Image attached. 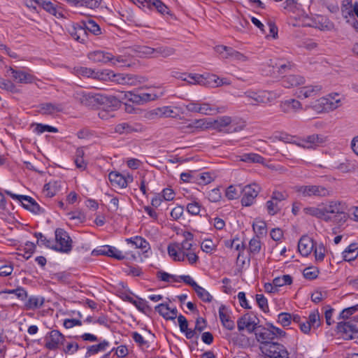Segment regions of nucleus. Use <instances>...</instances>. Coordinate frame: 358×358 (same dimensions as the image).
<instances>
[{
    "label": "nucleus",
    "instance_id": "f257e3e1",
    "mask_svg": "<svg viewBox=\"0 0 358 358\" xmlns=\"http://www.w3.org/2000/svg\"><path fill=\"white\" fill-rule=\"evenodd\" d=\"M76 99L81 104L90 108H98L117 102V99L113 96H107L99 93L84 91L77 92Z\"/></svg>",
    "mask_w": 358,
    "mask_h": 358
},
{
    "label": "nucleus",
    "instance_id": "f03ea898",
    "mask_svg": "<svg viewBox=\"0 0 358 358\" xmlns=\"http://www.w3.org/2000/svg\"><path fill=\"white\" fill-rule=\"evenodd\" d=\"M255 338L260 345L268 344L275 338L285 337L286 332L274 326L272 323H266V326L258 325L255 332Z\"/></svg>",
    "mask_w": 358,
    "mask_h": 358
},
{
    "label": "nucleus",
    "instance_id": "7ed1b4c3",
    "mask_svg": "<svg viewBox=\"0 0 358 358\" xmlns=\"http://www.w3.org/2000/svg\"><path fill=\"white\" fill-rule=\"evenodd\" d=\"M294 192L298 196L304 198H322L331 195V190L322 185H296L294 187Z\"/></svg>",
    "mask_w": 358,
    "mask_h": 358
},
{
    "label": "nucleus",
    "instance_id": "20e7f679",
    "mask_svg": "<svg viewBox=\"0 0 358 358\" xmlns=\"http://www.w3.org/2000/svg\"><path fill=\"white\" fill-rule=\"evenodd\" d=\"M239 97L246 98L248 103L252 106H259L261 104H266L274 100V94L269 91L259 90L254 91L252 90H247Z\"/></svg>",
    "mask_w": 358,
    "mask_h": 358
},
{
    "label": "nucleus",
    "instance_id": "39448f33",
    "mask_svg": "<svg viewBox=\"0 0 358 358\" xmlns=\"http://www.w3.org/2000/svg\"><path fill=\"white\" fill-rule=\"evenodd\" d=\"M259 350L266 358H287L289 356L286 348L278 342L259 345Z\"/></svg>",
    "mask_w": 358,
    "mask_h": 358
},
{
    "label": "nucleus",
    "instance_id": "423d86ee",
    "mask_svg": "<svg viewBox=\"0 0 358 358\" xmlns=\"http://www.w3.org/2000/svg\"><path fill=\"white\" fill-rule=\"evenodd\" d=\"M56 244L54 250L62 253H69L72 250V240L69 234L62 228L56 229L55 231Z\"/></svg>",
    "mask_w": 358,
    "mask_h": 358
},
{
    "label": "nucleus",
    "instance_id": "0eeeda50",
    "mask_svg": "<svg viewBox=\"0 0 358 358\" xmlns=\"http://www.w3.org/2000/svg\"><path fill=\"white\" fill-rule=\"evenodd\" d=\"M232 123L233 120L231 117L227 115L221 116L218 117L217 119L213 121L208 122L205 120V129L213 128L219 131H222L223 128L227 127L229 125H231V128L234 127L232 129V131L234 132L241 131L243 129L244 125L234 127V125L232 124Z\"/></svg>",
    "mask_w": 358,
    "mask_h": 358
},
{
    "label": "nucleus",
    "instance_id": "6e6552de",
    "mask_svg": "<svg viewBox=\"0 0 358 358\" xmlns=\"http://www.w3.org/2000/svg\"><path fill=\"white\" fill-rule=\"evenodd\" d=\"M337 331L345 340H352L354 335L358 334V322H341L337 324Z\"/></svg>",
    "mask_w": 358,
    "mask_h": 358
},
{
    "label": "nucleus",
    "instance_id": "1a4fd4ad",
    "mask_svg": "<svg viewBox=\"0 0 358 358\" xmlns=\"http://www.w3.org/2000/svg\"><path fill=\"white\" fill-rule=\"evenodd\" d=\"M260 187L255 183L248 185L242 187V205L243 206H251L260 192Z\"/></svg>",
    "mask_w": 358,
    "mask_h": 358
},
{
    "label": "nucleus",
    "instance_id": "9d476101",
    "mask_svg": "<svg viewBox=\"0 0 358 358\" xmlns=\"http://www.w3.org/2000/svg\"><path fill=\"white\" fill-rule=\"evenodd\" d=\"M256 320H259L257 317H252L249 313L245 314L237 321L238 331L246 329L250 334L255 333L258 327V322Z\"/></svg>",
    "mask_w": 358,
    "mask_h": 358
},
{
    "label": "nucleus",
    "instance_id": "9b49d317",
    "mask_svg": "<svg viewBox=\"0 0 358 358\" xmlns=\"http://www.w3.org/2000/svg\"><path fill=\"white\" fill-rule=\"evenodd\" d=\"M180 81L184 83H180V86H184L187 83L188 85H200L202 86L211 85L212 80L207 78L203 75L192 74V73H180Z\"/></svg>",
    "mask_w": 358,
    "mask_h": 358
},
{
    "label": "nucleus",
    "instance_id": "f8f14e48",
    "mask_svg": "<svg viewBox=\"0 0 358 358\" xmlns=\"http://www.w3.org/2000/svg\"><path fill=\"white\" fill-rule=\"evenodd\" d=\"M144 78L134 74L129 73H115L113 83L122 85L136 86L141 83Z\"/></svg>",
    "mask_w": 358,
    "mask_h": 358
},
{
    "label": "nucleus",
    "instance_id": "ddd939ff",
    "mask_svg": "<svg viewBox=\"0 0 358 358\" xmlns=\"http://www.w3.org/2000/svg\"><path fill=\"white\" fill-rule=\"evenodd\" d=\"M93 256L105 255L117 260L125 259V255L118 249L110 245H103L92 252Z\"/></svg>",
    "mask_w": 358,
    "mask_h": 358
},
{
    "label": "nucleus",
    "instance_id": "4468645a",
    "mask_svg": "<svg viewBox=\"0 0 358 358\" xmlns=\"http://www.w3.org/2000/svg\"><path fill=\"white\" fill-rule=\"evenodd\" d=\"M64 336L58 330H52L45 338V347L49 350H55L59 344H63Z\"/></svg>",
    "mask_w": 358,
    "mask_h": 358
},
{
    "label": "nucleus",
    "instance_id": "2eb2a0df",
    "mask_svg": "<svg viewBox=\"0 0 358 358\" xmlns=\"http://www.w3.org/2000/svg\"><path fill=\"white\" fill-rule=\"evenodd\" d=\"M321 325V319L318 310H314L312 311L308 319L303 323H300L301 331L308 334L310 331L311 328L317 329Z\"/></svg>",
    "mask_w": 358,
    "mask_h": 358
},
{
    "label": "nucleus",
    "instance_id": "dca6fc26",
    "mask_svg": "<svg viewBox=\"0 0 358 358\" xmlns=\"http://www.w3.org/2000/svg\"><path fill=\"white\" fill-rule=\"evenodd\" d=\"M338 103L339 100H337L336 102H333L329 98L322 97L312 103L309 107L317 113H322L337 108L339 106Z\"/></svg>",
    "mask_w": 358,
    "mask_h": 358
},
{
    "label": "nucleus",
    "instance_id": "f3484780",
    "mask_svg": "<svg viewBox=\"0 0 358 358\" xmlns=\"http://www.w3.org/2000/svg\"><path fill=\"white\" fill-rule=\"evenodd\" d=\"M327 141V137L322 134H312L301 140L297 145L303 148H315Z\"/></svg>",
    "mask_w": 358,
    "mask_h": 358
},
{
    "label": "nucleus",
    "instance_id": "a211bd4d",
    "mask_svg": "<svg viewBox=\"0 0 358 358\" xmlns=\"http://www.w3.org/2000/svg\"><path fill=\"white\" fill-rule=\"evenodd\" d=\"M6 72L14 80L20 83L29 84L34 83L35 80V77L33 75L22 70H17L13 67H9Z\"/></svg>",
    "mask_w": 358,
    "mask_h": 358
},
{
    "label": "nucleus",
    "instance_id": "6ab92c4d",
    "mask_svg": "<svg viewBox=\"0 0 358 358\" xmlns=\"http://www.w3.org/2000/svg\"><path fill=\"white\" fill-rule=\"evenodd\" d=\"M202 129H205V119L180 122V133L192 134Z\"/></svg>",
    "mask_w": 358,
    "mask_h": 358
},
{
    "label": "nucleus",
    "instance_id": "aec40b11",
    "mask_svg": "<svg viewBox=\"0 0 358 358\" xmlns=\"http://www.w3.org/2000/svg\"><path fill=\"white\" fill-rule=\"evenodd\" d=\"M83 25V21L78 24H73L69 29V34L77 41L85 43L87 39L88 34L85 30V27Z\"/></svg>",
    "mask_w": 358,
    "mask_h": 358
},
{
    "label": "nucleus",
    "instance_id": "412c9836",
    "mask_svg": "<svg viewBox=\"0 0 358 358\" xmlns=\"http://www.w3.org/2000/svg\"><path fill=\"white\" fill-rule=\"evenodd\" d=\"M313 240L308 236H303L299 241L298 250L301 255L307 257L313 250L315 247Z\"/></svg>",
    "mask_w": 358,
    "mask_h": 358
},
{
    "label": "nucleus",
    "instance_id": "4be33fe9",
    "mask_svg": "<svg viewBox=\"0 0 358 358\" xmlns=\"http://www.w3.org/2000/svg\"><path fill=\"white\" fill-rule=\"evenodd\" d=\"M156 310L166 320H174L177 317L178 310L169 304L161 303L156 306Z\"/></svg>",
    "mask_w": 358,
    "mask_h": 358
},
{
    "label": "nucleus",
    "instance_id": "5701e85b",
    "mask_svg": "<svg viewBox=\"0 0 358 358\" xmlns=\"http://www.w3.org/2000/svg\"><path fill=\"white\" fill-rule=\"evenodd\" d=\"M346 206L344 203L339 201H330L329 203L324 207V213L343 215L345 217V210Z\"/></svg>",
    "mask_w": 358,
    "mask_h": 358
},
{
    "label": "nucleus",
    "instance_id": "b1692460",
    "mask_svg": "<svg viewBox=\"0 0 358 358\" xmlns=\"http://www.w3.org/2000/svg\"><path fill=\"white\" fill-rule=\"evenodd\" d=\"M305 78L299 75H289L282 79V85L286 88L298 87L305 84Z\"/></svg>",
    "mask_w": 358,
    "mask_h": 358
},
{
    "label": "nucleus",
    "instance_id": "393cba45",
    "mask_svg": "<svg viewBox=\"0 0 358 358\" xmlns=\"http://www.w3.org/2000/svg\"><path fill=\"white\" fill-rule=\"evenodd\" d=\"M280 108L285 113H295L302 108V105L298 100L291 99L282 102Z\"/></svg>",
    "mask_w": 358,
    "mask_h": 358
},
{
    "label": "nucleus",
    "instance_id": "a878e982",
    "mask_svg": "<svg viewBox=\"0 0 358 358\" xmlns=\"http://www.w3.org/2000/svg\"><path fill=\"white\" fill-rule=\"evenodd\" d=\"M88 58L96 63H108L114 59L112 55L109 52H105L103 51L97 50L93 52H90L88 55Z\"/></svg>",
    "mask_w": 358,
    "mask_h": 358
},
{
    "label": "nucleus",
    "instance_id": "bb28decb",
    "mask_svg": "<svg viewBox=\"0 0 358 358\" xmlns=\"http://www.w3.org/2000/svg\"><path fill=\"white\" fill-rule=\"evenodd\" d=\"M320 85H308L300 87L296 92L298 98H308L315 96L320 90Z\"/></svg>",
    "mask_w": 358,
    "mask_h": 358
},
{
    "label": "nucleus",
    "instance_id": "cd10ccee",
    "mask_svg": "<svg viewBox=\"0 0 358 358\" xmlns=\"http://www.w3.org/2000/svg\"><path fill=\"white\" fill-rule=\"evenodd\" d=\"M224 110V107L217 108L208 103H199L198 113L205 115H213L218 113H223Z\"/></svg>",
    "mask_w": 358,
    "mask_h": 358
},
{
    "label": "nucleus",
    "instance_id": "c85d7f7f",
    "mask_svg": "<svg viewBox=\"0 0 358 358\" xmlns=\"http://www.w3.org/2000/svg\"><path fill=\"white\" fill-rule=\"evenodd\" d=\"M226 306L221 305L219 308V317L222 325L228 330H233L235 327L234 322L230 316L226 313Z\"/></svg>",
    "mask_w": 358,
    "mask_h": 358
},
{
    "label": "nucleus",
    "instance_id": "c756f323",
    "mask_svg": "<svg viewBox=\"0 0 358 358\" xmlns=\"http://www.w3.org/2000/svg\"><path fill=\"white\" fill-rule=\"evenodd\" d=\"M141 131V127L138 124H131L128 122H122L115 126V131L120 134H128L132 132Z\"/></svg>",
    "mask_w": 358,
    "mask_h": 358
},
{
    "label": "nucleus",
    "instance_id": "7c9ffc66",
    "mask_svg": "<svg viewBox=\"0 0 358 358\" xmlns=\"http://www.w3.org/2000/svg\"><path fill=\"white\" fill-rule=\"evenodd\" d=\"M45 298L41 296H31L24 303L26 310H36L42 307Z\"/></svg>",
    "mask_w": 358,
    "mask_h": 358
},
{
    "label": "nucleus",
    "instance_id": "2f4dec72",
    "mask_svg": "<svg viewBox=\"0 0 358 358\" xmlns=\"http://www.w3.org/2000/svg\"><path fill=\"white\" fill-rule=\"evenodd\" d=\"M22 202L21 203L24 208L30 210L31 212L35 214H38L41 212H42L40 206L31 196L24 195V197H22Z\"/></svg>",
    "mask_w": 358,
    "mask_h": 358
},
{
    "label": "nucleus",
    "instance_id": "473e14b6",
    "mask_svg": "<svg viewBox=\"0 0 358 358\" xmlns=\"http://www.w3.org/2000/svg\"><path fill=\"white\" fill-rule=\"evenodd\" d=\"M109 345V342L106 340L102 341L99 344L92 345L87 347V351L85 355V358H88L92 355H96L99 352L104 351Z\"/></svg>",
    "mask_w": 358,
    "mask_h": 358
},
{
    "label": "nucleus",
    "instance_id": "72a5a7b5",
    "mask_svg": "<svg viewBox=\"0 0 358 358\" xmlns=\"http://www.w3.org/2000/svg\"><path fill=\"white\" fill-rule=\"evenodd\" d=\"M62 110L63 105L61 103H44L40 105V110L43 114L51 115Z\"/></svg>",
    "mask_w": 358,
    "mask_h": 358
},
{
    "label": "nucleus",
    "instance_id": "f704fd0d",
    "mask_svg": "<svg viewBox=\"0 0 358 358\" xmlns=\"http://www.w3.org/2000/svg\"><path fill=\"white\" fill-rule=\"evenodd\" d=\"M108 178L113 186L120 188L126 187V180L124 179V176L122 175L121 173L116 171H112L109 173Z\"/></svg>",
    "mask_w": 358,
    "mask_h": 358
},
{
    "label": "nucleus",
    "instance_id": "c9c22d12",
    "mask_svg": "<svg viewBox=\"0 0 358 358\" xmlns=\"http://www.w3.org/2000/svg\"><path fill=\"white\" fill-rule=\"evenodd\" d=\"M196 184L200 185H206L213 182L215 178V176L214 173L210 172H203L199 173L196 171Z\"/></svg>",
    "mask_w": 358,
    "mask_h": 358
},
{
    "label": "nucleus",
    "instance_id": "e433bc0d",
    "mask_svg": "<svg viewBox=\"0 0 358 358\" xmlns=\"http://www.w3.org/2000/svg\"><path fill=\"white\" fill-rule=\"evenodd\" d=\"M240 161L246 163H257L263 164L264 163V158L260 155L257 153H245L240 156Z\"/></svg>",
    "mask_w": 358,
    "mask_h": 358
},
{
    "label": "nucleus",
    "instance_id": "4c0bfd02",
    "mask_svg": "<svg viewBox=\"0 0 358 358\" xmlns=\"http://www.w3.org/2000/svg\"><path fill=\"white\" fill-rule=\"evenodd\" d=\"M357 243H352L343 252V257L345 261L350 262L357 258L358 255Z\"/></svg>",
    "mask_w": 358,
    "mask_h": 358
},
{
    "label": "nucleus",
    "instance_id": "58836bf2",
    "mask_svg": "<svg viewBox=\"0 0 358 358\" xmlns=\"http://www.w3.org/2000/svg\"><path fill=\"white\" fill-rule=\"evenodd\" d=\"M242 194V186L238 185H229L225 192L226 197L229 200L236 199L240 197Z\"/></svg>",
    "mask_w": 358,
    "mask_h": 358
},
{
    "label": "nucleus",
    "instance_id": "ea45409f",
    "mask_svg": "<svg viewBox=\"0 0 358 358\" xmlns=\"http://www.w3.org/2000/svg\"><path fill=\"white\" fill-rule=\"evenodd\" d=\"M182 235L184 239L180 243V251L192 250L193 234L189 231H184Z\"/></svg>",
    "mask_w": 358,
    "mask_h": 358
},
{
    "label": "nucleus",
    "instance_id": "a19ab883",
    "mask_svg": "<svg viewBox=\"0 0 358 358\" xmlns=\"http://www.w3.org/2000/svg\"><path fill=\"white\" fill-rule=\"evenodd\" d=\"M85 27L87 32H90L95 36L101 34V30L99 25L92 20H83V25Z\"/></svg>",
    "mask_w": 358,
    "mask_h": 358
},
{
    "label": "nucleus",
    "instance_id": "79ce46f5",
    "mask_svg": "<svg viewBox=\"0 0 358 358\" xmlns=\"http://www.w3.org/2000/svg\"><path fill=\"white\" fill-rule=\"evenodd\" d=\"M41 2L38 3V6L42 7L45 11L48 12L50 14L59 17L62 16L61 13H58L56 6L50 1L47 0H40Z\"/></svg>",
    "mask_w": 358,
    "mask_h": 358
},
{
    "label": "nucleus",
    "instance_id": "37998d69",
    "mask_svg": "<svg viewBox=\"0 0 358 358\" xmlns=\"http://www.w3.org/2000/svg\"><path fill=\"white\" fill-rule=\"evenodd\" d=\"M59 186V182H50L44 185L43 192L46 196L49 198L53 197L57 194Z\"/></svg>",
    "mask_w": 358,
    "mask_h": 358
},
{
    "label": "nucleus",
    "instance_id": "c03bdc74",
    "mask_svg": "<svg viewBox=\"0 0 358 358\" xmlns=\"http://www.w3.org/2000/svg\"><path fill=\"white\" fill-rule=\"evenodd\" d=\"M126 241L129 243H131L135 246L136 248H141L142 250H145L148 247L149 243L146 241V240L141 236H135L134 238H127Z\"/></svg>",
    "mask_w": 358,
    "mask_h": 358
},
{
    "label": "nucleus",
    "instance_id": "a18cd8bd",
    "mask_svg": "<svg viewBox=\"0 0 358 358\" xmlns=\"http://www.w3.org/2000/svg\"><path fill=\"white\" fill-rule=\"evenodd\" d=\"M115 73L109 69H105L101 71H95L94 78L102 81H113Z\"/></svg>",
    "mask_w": 358,
    "mask_h": 358
},
{
    "label": "nucleus",
    "instance_id": "49530a36",
    "mask_svg": "<svg viewBox=\"0 0 358 358\" xmlns=\"http://www.w3.org/2000/svg\"><path fill=\"white\" fill-rule=\"evenodd\" d=\"M223 57L225 59L231 58L234 60L240 62H246L248 59L247 56L232 48L228 49V55H224Z\"/></svg>",
    "mask_w": 358,
    "mask_h": 358
},
{
    "label": "nucleus",
    "instance_id": "de8ad7c7",
    "mask_svg": "<svg viewBox=\"0 0 358 358\" xmlns=\"http://www.w3.org/2000/svg\"><path fill=\"white\" fill-rule=\"evenodd\" d=\"M262 248L260 238L258 235L253 237L249 242V250L253 255L259 254Z\"/></svg>",
    "mask_w": 358,
    "mask_h": 358
},
{
    "label": "nucleus",
    "instance_id": "09e8293b",
    "mask_svg": "<svg viewBox=\"0 0 358 358\" xmlns=\"http://www.w3.org/2000/svg\"><path fill=\"white\" fill-rule=\"evenodd\" d=\"M36 250V245L30 241H27L24 247L22 249H20V251L23 252L22 254H19L22 255L26 259H29L32 255L34 253Z\"/></svg>",
    "mask_w": 358,
    "mask_h": 358
},
{
    "label": "nucleus",
    "instance_id": "8fccbe9b",
    "mask_svg": "<svg viewBox=\"0 0 358 358\" xmlns=\"http://www.w3.org/2000/svg\"><path fill=\"white\" fill-rule=\"evenodd\" d=\"M162 117H176L179 114V109L177 107L164 106L160 108Z\"/></svg>",
    "mask_w": 358,
    "mask_h": 358
},
{
    "label": "nucleus",
    "instance_id": "3c124183",
    "mask_svg": "<svg viewBox=\"0 0 358 358\" xmlns=\"http://www.w3.org/2000/svg\"><path fill=\"white\" fill-rule=\"evenodd\" d=\"M156 275L158 279L164 282H173L179 281L177 275L169 274L163 271H157Z\"/></svg>",
    "mask_w": 358,
    "mask_h": 358
},
{
    "label": "nucleus",
    "instance_id": "603ef678",
    "mask_svg": "<svg viewBox=\"0 0 358 358\" xmlns=\"http://www.w3.org/2000/svg\"><path fill=\"white\" fill-rule=\"evenodd\" d=\"M292 283V278L289 275H283L280 277H276L273 279V285L275 287H282Z\"/></svg>",
    "mask_w": 358,
    "mask_h": 358
},
{
    "label": "nucleus",
    "instance_id": "864d4df0",
    "mask_svg": "<svg viewBox=\"0 0 358 358\" xmlns=\"http://www.w3.org/2000/svg\"><path fill=\"white\" fill-rule=\"evenodd\" d=\"M194 290L203 301L209 303L212 301L213 296L203 287L198 285Z\"/></svg>",
    "mask_w": 358,
    "mask_h": 358
},
{
    "label": "nucleus",
    "instance_id": "5fc2aeb1",
    "mask_svg": "<svg viewBox=\"0 0 358 358\" xmlns=\"http://www.w3.org/2000/svg\"><path fill=\"white\" fill-rule=\"evenodd\" d=\"M0 88L12 93L17 92L15 85L12 81L2 78H0Z\"/></svg>",
    "mask_w": 358,
    "mask_h": 358
},
{
    "label": "nucleus",
    "instance_id": "6e6d98bb",
    "mask_svg": "<svg viewBox=\"0 0 358 358\" xmlns=\"http://www.w3.org/2000/svg\"><path fill=\"white\" fill-rule=\"evenodd\" d=\"M167 250L168 254L171 257H172L175 261H179V244L177 242L169 243Z\"/></svg>",
    "mask_w": 358,
    "mask_h": 358
},
{
    "label": "nucleus",
    "instance_id": "4d7b16f0",
    "mask_svg": "<svg viewBox=\"0 0 358 358\" xmlns=\"http://www.w3.org/2000/svg\"><path fill=\"white\" fill-rule=\"evenodd\" d=\"M199 102L194 101H185L182 103V108H185L186 111L191 113H198L199 112ZM182 113H185V110H182Z\"/></svg>",
    "mask_w": 358,
    "mask_h": 358
},
{
    "label": "nucleus",
    "instance_id": "13d9d810",
    "mask_svg": "<svg viewBox=\"0 0 358 358\" xmlns=\"http://www.w3.org/2000/svg\"><path fill=\"white\" fill-rule=\"evenodd\" d=\"M257 303L259 308L264 313L269 311L267 299L260 294H257L255 296Z\"/></svg>",
    "mask_w": 358,
    "mask_h": 358
},
{
    "label": "nucleus",
    "instance_id": "bf43d9fd",
    "mask_svg": "<svg viewBox=\"0 0 358 358\" xmlns=\"http://www.w3.org/2000/svg\"><path fill=\"white\" fill-rule=\"evenodd\" d=\"M304 212L307 215H310L317 218L322 217L325 215L324 208H319L315 207H308L304 208Z\"/></svg>",
    "mask_w": 358,
    "mask_h": 358
},
{
    "label": "nucleus",
    "instance_id": "052dcab7",
    "mask_svg": "<svg viewBox=\"0 0 358 358\" xmlns=\"http://www.w3.org/2000/svg\"><path fill=\"white\" fill-rule=\"evenodd\" d=\"M252 229L259 236L266 234V224L264 221L259 220L253 223Z\"/></svg>",
    "mask_w": 358,
    "mask_h": 358
},
{
    "label": "nucleus",
    "instance_id": "680f3d73",
    "mask_svg": "<svg viewBox=\"0 0 358 358\" xmlns=\"http://www.w3.org/2000/svg\"><path fill=\"white\" fill-rule=\"evenodd\" d=\"M180 255H182V261H184L185 257H186L189 264L191 265L196 264L199 260V257L193 250L180 251Z\"/></svg>",
    "mask_w": 358,
    "mask_h": 358
},
{
    "label": "nucleus",
    "instance_id": "e2e57ef3",
    "mask_svg": "<svg viewBox=\"0 0 358 358\" xmlns=\"http://www.w3.org/2000/svg\"><path fill=\"white\" fill-rule=\"evenodd\" d=\"M75 71L78 76L94 78L95 71L92 69L80 66L75 69Z\"/></svg>",
    "mask_w": 358,
    "mask_h": 358
},
{
    "label": "nucleus",
    "instance_id": "0e129e2a",
    "mask_svg": "<svg viewBox=\"0 0 358 358\" xmlns=\"http://www.w3.org/2000/svg\"><path fill=\"white\" fill-rule=\"evenodd\" d=\"M292 315L289 313H280L278 316V322L283 327H287L291 324Z\"/></svg>",
    "mask_w": 358,
    "mask_h": 358
},
{
    "label": "nucleus",
    "instance_id": "69168bd1",
    "mask_svg": "<svg viewBox=\"0 0 358 358\" xmlns=\"http://www.w3.org/2000/svg\"><path fill=\"white\" fill-rule=\"evenodd\" d=\"M196 171L180 173V180L185 182L196 183Z\"/></svg>",
    "mask_w": 358,
    "mask_h": 358
},
{
    "label": "nucleus",
    "instance_id": "338daca9",
    "mask_svg": "<svg viewBox=\"0 0 358 358\" xmlns=\"http://www.w3.org/2000/svg\"><path fill=\"white\" fill-rule=\"evenodd\" d=\"M314 255L315 257V259L317 261L322 262L323 261L325 257V248L323 244H320L318 245H315L314 247Z\"/></svg>",
    "mask_w": 358,
    "mask_h": 358
},
{
    "label": "nucleus",
    "instance_id": "774afa93",
    "mask_svg": "<svg viewBox=\"0 0 358 358\" xmlns=\"http://www.w3.org/2000/svg\"><path fill=\"white\" fill-rule=\"evenodd\" d=\"M175 52L176 50L171 47H159L156 48L155 54L163 57H167L173 55Z\"/></svg>",
    "mask_w": 358,
    "mask_h": 358
}]
</instances>
